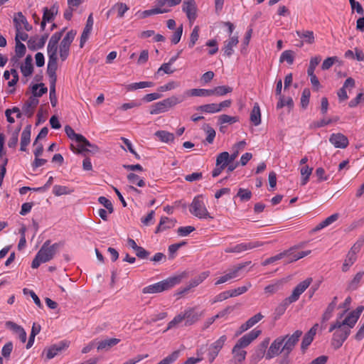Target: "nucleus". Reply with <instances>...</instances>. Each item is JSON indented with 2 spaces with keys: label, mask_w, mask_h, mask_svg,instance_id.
Masks as SVG:
<instances>
[{
  "label": "nucleus",
  "mask_w": 364,
  "mask_h": 364,
  "mask_svg": "<svg viewBox=\"0 0 364 364\" xmlns=\"http://www.w3.org/2000/svg\"><path fill=\"white\" fill-rule=\"evenodd\" d=\"M26 51V46L23 43H22L20 41L16 39V46H15V53L16 55L18 58H22Z\"/></svg>",
  "instance_id": "nucleus-57"
},
{
  "label": "nucleus",
  "mask_w": 364,
  "mask_h": 364,
  "mask_svg": "<svg viewBox=\"0 0 364 364\" xmlns=\"http://www.w3.org/2000/svg\"><path fill=\"white\" fill-rule=\"evenodd\" d=\"M264 245V242L259 241L245 242L236 245L232 247H227L225 250V252L227 253L235 252V253H240L244 251L250 250L254 248H257L261 247Z\"/></svg>",
  "instance_id": "nucleus-11"
},
{
  "label": "nucleus",
  "mask_w": 364,
  "mask_h": 364,
  "mask_svg": "<svg viewBox=\"0 0 364 364\" xmlns=\"http://www.w3.org/2000/svg\"><path fill=\"white\" fill-rule=\"evenodd\" d=\"M73 192L67 186L55 185L53 188V193L56 196L70 194Z\"/></svg>",
  "instance_id": "nucleus-49"
},
{
  "label": "nucleus",
  "mask_w": 364,
  "mask_h": 364,
  "mask_svg": "<svg viewBox=\"0 0 364 364\" xmlns=\"http://www.w3.org/2000/svg\"><path fill=\"white\" fill-rule=\"evenodd\" d=\"M76 33H77L75 31L70 30L64 36V38L61 41L60 43H62L64 46H67L70 48L72 42L73 41V40L76 36Z\"/></svg>",
  "instance_id": "nucleus-55"
},
{
  "label": "nucleus",
  "mask_w": 364,
  "mask_h": 364,
  "mask_svg": "<svg viewBox=\"0 0 364 364\" xmlns=\"http://www.w3.org/2000/svg\"><path fill=\"white\" fill-rule=\"evenodd\" d=\"M156 6L160 8H163L164 6H175L181 3V0H156Z\"/></svg>",
  "instance_id": "nucleus-56"
},
{
  "label": "nucleus",
  "mask_w": 364,
  "mask_h": 364,
  "mask_svg": "<svg viewBox=\"0 0 364 364\" xmlns=\"http://www.w3.org/2000/svg\"><path fill=\"white\" fill-rule=\"evenodd\" d=\"M68 346L65 342H60L58 344L53 345L48 349L43 350V353H46V358L50 360L57 355L60 351L65 349Z\"/></svg>",
  "instance_id": "nucleus-21"
},
{
  "label": "nucleus",
  "mask_w": 364,
  "mask_h": 364,
  "mask_svg": "<svg viewBox=\"0 0 364 364\" xmlns=\"http://www.w3.org/2000/svg\"><path fill=\"white\" fill-rule=\"evenodd\" d=\"M13 112H18L16 117L21 118L22 117L23 113L21 112L20 109L17 107H14L12 109H7L5 111V115L6 117L7 121L12 124L15 122L14 118L11 117Z\"/></svg>",
  "instance_id": "nucleus-46"
},
{
  "label": "nucleus",
  "mask_w": 364,
  "mask_h": 364,
  "mask_svg": "<svg viewBox=\"0 0 364 364\" xmlns=\"http://www.w3.org/2000/svg\"><path fill=\"white\" fill-rule=\"evenodd\" d=\"M208 276H209L208 272H203L200 273L198 276H197L196 277H195L193 279H192L190 282L188 287L184 289L183 292L187 291L188 290H189L190 289H191L193 287H197L200 283H202Z\"/></svg>",
  "instance_id": "nucleus-28"
},
{
  "label": "nucleus",
  "mask_w": 364,
  "mask_h": 364,
  "mask_svg": "<svg viewBox=\"0 0 364 364\" xmlns=\"http://www.w3.org/2000/svg\"><path fill=\"white\" fill-rule=\"evenodd\" d=\"M279 61L281 63H282L284 61H287L288 63V64L291 65L294 62L293 51L290 50H284L280 56Z\"/></svg>",
  "instance_id": "nucleus-58"
},
{
  "label": "nucleus",
  "mask_w": 364,
  "mask_h": 364,
  "mask_svg": "<svg viewBox=\"0 0 364 364\" xmlns=\"http://www.w3.org/2000/svg\"><path fill=\"white\" fill-rule=\"evenodd\" d=\"M227 341V336L225 335L221 336L217 341L210 344L208 348V361L212 363L216 357L218 355L220 351L224 346Z\"/></svg>",
  "instance_id": "nucleus-8"
},
{
  "label": "nucleus",
  "mask_w": 364,
  "mask_h": 364,
  "mask_svg": "<svg viewBox=\"0 0 364 364\" xmlns=\"http://www.w3.org/2000/svg\"><path fill=\"white\" fill-rule=\"evenodd\" d=\"M58 57H49L48 67H47V73L49 77L50 82H56L57 81V75L56 70L58 68Z\"/></svg>",
  "instance_id": "nucleus-19"
},
{
  "label": "nucleus",
  "mask_w": 364,
  "mask_h": 364,
  "mask_svg": "<svg viewBox=\"0 0 364 364\" xmlns=\"http://www.w3.org/2000/svg\"><path fill=\"white\" fill-rule=\"evenodd\" d=\"M350 333V330L349 328L341 327V328L335 331L331 342L333 348L336 349L339 348L347 339Z\"/></svg>",
  "instance_id": "nucleus-10"
},
{
  "label": "nucleus",
  "mask_w": 364,
  "mask_h": 364,
  "mask_svg": "<svg viewBox=\"0 0 364 364\" xmlns=\"http://www.w3.org/2000/svg\"><path fill=\"white\" fill-rule=\"evenodd\" d=\"M284 106H287L290 109L293 107L294 102L291 97H289L287 100H285L283 96L279 97V100L277 102V108L282 109Z\"/></svg>",
  "instance_id": "nucleus-61"
},
{
  "label": "nucleus",
  "mask_w": 364,
  "mask_h": 364,
  "mask_svg": "<svg viewBox=\"0 0 364 364\" xmlns=\"http://www.w3.org/2000/svg\"><path fill=\"white\" fill-rule=\"evenodd\" d=\"M183 100V98H179L176 96H171L152 105L150 109V114H158L159 113L165 112L171 107L181 103Z\"/></svg>",
  "instance_id": "nucleus-6"
},
{
  "label": "nucleus",
  "mask_w": 364,
  "mask_h": 364,
  "mask_svg": "<svg viewBox=\"0 0 364 364\" xmlns=\"http://www.w3.org/2000/svg\"><path fill=\"white\" fill-rule=\"evenodd\" d=\"M196 109L198 111H201V112H206V113L218 112L216 103H211V104L200 105V106L196 108Z\"/></svg>",
  "instance_id": "nucleus-52"
},
{
  "label": "nucleus",
  "mask_w": 364,
  "mask_h": 364,
  "mask_svg": "<svg viewBox=\"0 0 364 364\" xmlns=\"http://www.w3.org/2000/svg\"><path fill=\"white\" fill-rule=\"evenodd\" d=\"M313 168L309 166H304L301 168V185L304 186L307 183L309 176L312 173Z\"/></svg>",
  "instance_id": "nucleus-44"
},
{
  "label": "nucleus",
  "mask_w": 364,
  "mask_h": 364,
  "mask_svg": "<svg viewBox=\"0 0 364 364\" xmlns=\"http://www.w3.org/2000/svg\"><path fill=\"white\" fill-rule=\"evenodd\" d=\"M48 37V34H44L40 38L37 36L31 37L27 42L28 48L31 50H36L43 48Z\"/></svg>",
  "instance_id": "nucleus-15"
},
{
  "label": "nucleus",
  "mask_w": 364,
  "mask_h": 364,
  "mask_svg": "<svg viewBox=\"0 0 364 364\" xmlns=\"http://www.w3.org/2000/svg\"><path fill=\"white\" fill-rule=\"evenodd\" d=\"M58 45V43L49 40L48 47H47L48 57H58L57 56Z\"/></svg>",
  "instance_id": "nucleus-63"
},
{
  "label": "nucleus",
  "mask_w": 364,
  "mask_h": 364,
  "mask_svg": "<svg viewBox=\"0 0 364 364\" xmlns=\"http://www.w3.org/2000/svg\"><path fill=\"white\" fill-rule=\"evenodd\" d=\"M262 333L261 330L253 329L248 333L241 337L236 343L239 347L244 348L247 347L254 340H255Z\"/></svg>",
  "instance_id": "nucleus-13"
},
{
  "label": "nucleus",
  "mask_w": 364,
  "mask_h": 364,
  "mask_svg": "<svg viewBox=\"0 0 364 364\" xmlns=\"http://www.w3.org/2000/svg\"><path fill=\"white\" fill-rule=\"evenodd\" d=\"M303 332L296 330L292 334H287L277 337L268 348L267 360H269L284 353L289 355L293 351L297 345Z\"/></svg>",
  "instance_id": "nucleus-1"
},
{
  "label": "nucleus",
  "mask_w": 364,
  "mask_h": 364,
  "mask_svg": "<svg viewBox=\"0 0 364 364\" xmlns=\"http://www.w3.org/2000/svg\"><path fill=\"white\" fill-rule=\"evenodd\" d=\"M364 244V238H360L358 240V241L353 245V247L350 248L349 252H348V255L353 256L354 257H356V254L360 251L361 247Z\"/></svg>",
  "instance_id": "nucleus-59"
},
{
  "label": "nucleus",
  "mask_w": 364,
  "mask_h": 364,
  "mask_svg": "<svg viewBox=\"0 0 364 364\" xmlns=\"http://www.w3.org/2000/svg\"><path fill=\"white\" fill-rule=\"evenodd\" d=\"M313 279L309 277L306 279L299 283L293 289L291 294L287 298L284 299L279 304L287 310V307L292 303L296 302L307 288L311 284Z\"/></svg>",
  "instance_id": "nucleus-3"
},
{
  "label": "nucleus",
  "mask_w": 364,
  "mask_h": 364,
  "mask_svg": "<svg viewBox=\"0 0 364 364\" xmlns=\"http://www.w3.org/2000/svg\"><path fill=\"white\" fill-rule=\"evenodd\" d=\"M296 33L299 38H304L309 44H312L314 42V35L311 31H296Z\"/></svg>",
  "instance_id": "nucleus-41"
},
{
  "label": "nucleus",
  "mask_w": 364,
  "mask_h": 364,
  "mask_svg": "<svg viewBox=\"0 0 364 364\" xmlns=\"http://www.w3.org/2000/svg\"><path fill=\"white\" fill-rule=\"evenodd\" d=\"M251 262H245L243 263H240L236 266H235L232 269H230L228 273L224 274L223 276L219 277L218 280L215 282V285H219L223 283L228 282L230 279L236 278L238 276L240 271L244 269L246 266L250 264Z\"/></svg>",
  "instance_id": "nucleus-9"
},
{
  "label": "nucleus",
  "mask_w": 364,
  "mask_h": 364,
  "mask_svg": "<svg viewBox=\"0 0 364 364\" xmlns=\"http://www.w3.org/2000/svg\"><path fill=\"white\" fill-rule=\"evenodd\" d=\"M32 94L35 98L41 97L43 94H46L48 91V88L43 83L35 84L32 86Z\"/></svg>",
  "instance_id": "nucleus-36"
},
{
  "label": "nucleus",
  "mask_w": 364,
  "mask_h": 364,
  "mask_svg": "<svg viewBox=\"0 0 364 364\" xmlns=\"http://www.w3.org/2000/svg\"><path fill=\"white\" fill-rule=\"evenodd\" d=\"M232 353L238 362H242L245 360L247 352L235 344L232 350Z\"/></svg>",
  "instance_id": "nucleus-40"
},
{
  "label": "nucleus",
  "mask_w": 364,
  "mask_h": 364,
  "mask_svg": "<svg viewBox=\"0 0 364 364\" xmlns=\"http://www.w3.org/2000/svg\"><path fill=\"white\" fill-rule=\"evenodd\" d=\"M363 274L364 272H358L355 275L354 278L349 282L348 285V290H355L358 287L359 283L360 282Z\"/></svg>",
  "instance_id": "nucleus-43"
},
{
  "label": "nucleus",
  "mask_w": 364,
  "mask_h": 364,
  "mask_svg": "<svg viewBox=\"0 0 364 364\" xmlns=\"http://www.w3.org/2000/svg\"><path fill=\"white\" fill-rule=\"evenodd\" d=\"M33 58L32 56L28 55L25 58L24 64L21 66V71L23 76H30L33 71V66L32 64Z\"/></svg>",
  "instance_id": "nucleus-25"
},
{
  "label": "nucleus",
  "mask_w": 364,
  "mask_h": 364,
  "mask_svg": "<svg viewBox=\"0 0 364 364\" xmlns=\"http://www.w3.org/2000/svg\"><path fill=\"white\" fill-rule=\"evenodd\" d=\"M70 147L72 151L77 154H82L85 152L96 154L100 151V148L96 144H91L85 136L84 139L79 144V148L77 149H76L73 144H71Z\"/></svg>",
  "instance_id": "nucleus-12"
},
{
  "label": "nucleus",
  "mask_w": 364,
  "mask_h": 364,
  "mask_svg": "<svg viewBox=\"0 0 364 364\" xmlns=\"http://www.w3.org/2000/svg\"><path fill=\"white\" fill-rule=\"evenodd\" d=\"M189 92H190V95L192 96L208 97V96L213 95V89H211V90L192 89Z\"/></svg>",
  "instance_id": "nucleus-47"
},
{
  "label": "nucleus",
  "mask_w": 364,
  "mask_h": 364,
  "mask_svg": "<svg viewBox=\"0 0 364 364\" xmlns=\"http://www.w3.org/2000/svg\"><path fill=\"white\" fill-rule=\"evenodd\" d=\"M183 313L185 318V322L183 323V326H185L193 325L198 321L201 316V314L196 311L195 308H188Z\"/></svg>",
  "instance_id": "nucleus-14"
},
{
  "label": "nucleus",
  "mask_w": 364,
  "mask_h": 364,
  "mask_svg": "<svg viewBox=\"0 0 364 364\" xmlns=\"http://www.w3.org/2000/svg\"><path fill=\"white\" fill-rule=\"evenodd\" d=\"M180 282L178 277L168 278L161 282L145 287L142 289L143 294H156L168 290Z\"/></svg>",
  "instance_id": "nucleus-4"
},
{
  "label": "nucleus",
  "mask_w": 364,
  "mask_h": 364,
  "mask_svg": "<svg viewBox=\"0 0 364 364\" xmlns=\"http://www.w3.org/2000/svg\"><path fill=\"white\" fill-rule=\"evenodd\" d=\"M282 287V282L277 281L276 282L269 284L264 288V292L268 294H273L277 292Z\"/></svg>",
  "instance_id": "nucleus-48"
},
{
  "label": "nucleus",
  "mask_w": 364,
  "mask_h": 364,
  "mask_svg": "<svg viewBox=\"0 0 364 364\" xmlns=\"http://www.w3.org/2000/svg\"><path fill=\"white\" fill-rule=\"evenodd\" d=\"M311 96V92L309 88L304 89L301 97V107L306 109L309 103V98Z\"/></svg>",
  "instance_id": "nucleus-60"
},
{
  "label": "nucleus",
  "mask_w": 364,
  "mask_h": 364,
  "mask_svg": "<svg viewBox=\"0 0 364 364\" xmlns=\"http://www.w3.org/2000/svg\"><path fill=\"white\" fill-rule=\"evenodd\" d=\"M338 218H339L338 213H334V214L330 215L329 217L326 218L324 220L321 222L318 225H317L316 226V228L314 229V232L318 231V230L330 225L331 224H332L333 223L336 221L338 219Z\"/></svg>",
  "instance_id": "nucleus-29"
},
{
  "label": "nucleus",
  "mask_w": 364,
  "mask_h": 364,
  "mask_svg": "<svg viewBox=\"0 0 364 364\" xmlns=\"http://www.w3.org/2000/svg\"><path fill=\"white\" fill-rule=\"evenodd\" d=\"M169 11V9L166 8H160L156 6V8H153L151 9L145 10L141 13V18H146L149 16L158 14H164Z\"/></svg>",
  "instance_id": "nucleus-39"
},
{
  "label": "nucleus",
  "mask_w": 364,
  "mask_h": 364,
  "mask_svg": "<svg viewBox=\"0 0 364 364\" xmlns=\"http://www.w3.org/2000/svg\"><path fill=\"white\" fill-rule=\"evenodd\" d=\"M252 284L250 282H247L246 285L237 287L234 289L229 290L231 297H235L245 293L250 287Z\"/></svg>",
  "instance_id": "nucleus-50"
},
{
  "label": "nucleus",
  "mask_w": 364,
  "mask_h": 364,
  "mask_svg": "<svg viewBox=\"0 0 364 364\" xmlns=\"http://www.w3.org/2000/svg\"><path fill=\"white\" fill-rule=\"evenodd\" d=\"M318 326V323L314 325L313 327L310 328V330L304 335L301 343V349L304 353L308 347L310 346L311 342L314 340V338L316 333L317 328Z\"/></svg>",
  "instance_id": "nucleus-18"
},
{
  "label": "nucleus",
  "mask_w": 364,
  "mask_h": 364,
  "mask_svg": "<svg viewBox=\"0 0 364 364\" xmlns=\"http://www.w3.org/2000/svg\"><path fill=\"white\" fill-rule=\"evenodd\" d=\"M250 122L255 125L258 126L261 123V112L259 105L257 102L254 104L253 108L250 113Z\"/></svg>",
  "instance_id": "nucleus-26"
},
{
  "label": "nucleus",
  "mask_w": 364,
  "mask_h": 364,
  "mask_svg": "<svg viewBox=\"0 0 364 364\" xmlns=\"http://www.w3.org/2000/svg\"><path fill=\"white\" fill-rule=\"evenodd\" d=\"M189 211L193 215L200 219L213 218L208 211L202 196H197L193 198L190 205Z\"/></svg>",
  "instance_id": "nucleus-5"
},
{
  "label": "nucleus",
  "mask_w": 364,
  "mask_h": 364,
  "mask_svg": "<svg viewBox=\"0 0 364 364\" xmlns=\"http://www.w3.org/2000/svg\"><path fill=\"white\" fill-rule=\"evenodd\" d=\"M355 84V80L352 77H348L346 80L343 87L338 91V96L340 101H344L348 98L346 89L353 88Z\"/></svg>",
  "instance_id": "nucleus-23"
},
{
  "label": "nucleus",
  "mask_w": 364,
  "mask_h": 364,
  "mask_svg": "<svg viewBox=\"0 0 364 364\" xmlns=\"http://www.w3.org/2000/svg\"><path fill=\"white\" fill-rule=\"evenodd\" d=\"M232 91V88L229 86H218L213 89V95L224 96Z\"/></svg>",
  "instance_id": "nucleus-53"
},
{
  "label": "nucleus",
  "mask_w": 364,
  "mask_h": 364,
  "mask_svg": "<svg viewBox=\"0 0 364 364\" xmlns=\"http://www.w3.org/2000/svg\"><path fill=\"white\" fill-rule=\"evenodd\" d=\"M238 43V38L237 36L231 37L228 41L225 42L224 53L230 57L233 53L232 48Z\"/></svg>",
  "instance_id": "nucleus-30"
},
{
  "label": "nucleus",
  "mask_w": 364,
  "mask_h": 364,
  "mask_svg": "<svg viewBox=\"0 0 364 364\" xmlns=\"http://www.w3.org/2000/svg\"><path fill=\"white\" fill-rule=\"evenodd\" d=\"M230 154L228 151H223L219 154L216 158V166H221L225 168L229 164H230Z\"/></svg>",
  "instance_id": "nucleus-33"
},
{
  "label": "nucleus",
  "mask_w": 364,
  "mask_h": 364,
  "mask_svg": "<svg viewBox=\"0 0 364 364\" xmlns=\"http://www.w3.org/2000/svg\"><path fill=\"white\" fill-rule=\"evenodd\" d=\"M199 31H200V28L198 26H196L193 30H192V32L190 35V41L188 42V47L189 48H193L195 44L196 43L197 41L198 40L199 38Z\"/></svg>",
  "instance_id": "nucleus-51"
},
{
  "label": "nucleus",
  "mask_w": 364,
  "mask_h": 364,
  "mask_svg": "<svg viewBox=\"0 0 364 364\" xmlns=\"http://www.w3.org/2000/svg\"><path fill=\"white\" fill-rule=\"evenodd\" d=\"M183 11L186 14L187 18L191 23H193L197 17V9L196 5L183 6Z\"/></svg>",
  "instance_id": "nucleus-32"
},
{
  "label": "nucleus",
  "mask_w": 364,
  "mask_h": 364,
  "mask_svg": "<svg viewBox=\"0 0 364 364\" xmlns=\"http://www.w3.org/2000/svg\"><path fill=\"white\" fill-rule=\"evenodd\" d=\"M329 141L336 147L345 149L348 145V138L341 133L332 134L330 136Z\"/></svg>",
  "instance_id": "nucleus-16"
},
{
  "label": "nucleus",
  "mask_w": 364,
  "mask_h": 364,
  "mask_svg": "<svg viewBox=\"0 0 364 364\" xmlns=\"http://www.w3.org/2000/svg\"><path fill=\"white\" fill-rule=\"evenodd\" d=\"M358 318L352 313L350 312L344 320L341 321V324L344 328H352L355 324L356 323Z\"/></svg>",
  "instance_id": "nucleus-34"
},
{
  "label": "nucleus",
  "mask_w": 364,
  "mask_h": 364,
  "mask_svg": "<svg viewBox=\"0 0 364 364\" xmlns=\"http://www.w3.org/2000/svg\"><path fill=\"white\" fill-rule=\"evenodd\" d=\"M15 27L16 31H19L21 28V24L23 25V28L26 31H30L32 29V26L30 25L26 18L23 15L21 12H18L14 18Z\"/></svg>",
  "instance_id": "nucleus-20"
},
{
  "label": "nucleus",
  "mask_w": 364,
  "mask_h": 364,
  "mask_svg": "<svg viewBox=\"0 0 364 364\" xmlns=\"http://www.w3.org/2000/svg\"><path fill=\"white\" fill-rule=\"evenodd\" d=\"M270 338H266L261 343H259L254 349L252 354L250 356V363L252 364L258 363L264 357L267 360V355L268 354V346L269 345Z\"/></svg>",
  "instance_id": "nucleus-7"
},
{
  "label": "nucleus",
  "mask_w": 364,
  "mask_h": 364,
  "mask_svg": "<svg viewBox=\"0 0 364 364\" xmlns=\"http://www.w3.org/2000/svg\"><path fill=\"white\" fill-rule=\"evenodd\" d=\"M120 342L118 338H112L101 341L98 343L97 350H107L112 347L116 346Z\"/></svg>",
  "instance_id": "nucleus-27"
},
{
  "label": "nucleus",
  "mask_w": 364,
  "mask_h": 364,
  "mask_svg": "<svg viewBox=\"0 0 364 364\" xmlns=\"http://www.w3.org/2000/svg\"><path fill=\"white\" fill-rule=\"evenodd\" d=\"M180 354L179 350H175L171 354L164 358L157 364H171L174 363L178 358Z\"/></svg>",
  "instance_id": "nucleus-54"
},
{
  "label": "nucleus",
  "mask_w": 364,
  "mask_h": 364,
  "mask_svg": "<svg viewBox=\"0 0 364 364\" xmlns=\"http://www.w3.org/2000/svg\"><path fill=\"white\" fill-rule=\"evenodd\" d=\"M183 322H185V318L183 313L181 312L177 316H176L172 321H171L168 323L167 328L164 331H167L169 329H171L173 328L177 327L180 324H181Z\"/></svg>",
  "instance_id": "nucleus-42"
},
{
  "label": "nucleus",
  "mask_w": 364,
  "mask_h": 364,
  "mask_svg": "<svg viewBox=\"0 0 364 364\" xmlns=\"http://www.w3.org/2000/svg\"><path fill=\"white\" fill-rule=\"evenodd\" d=\"M287 254L286 255H288L289 257V262L296 261L299 259H301L307 255H309L311 253L310 250L306 251H301L298 252H292V250H289V251H287Z\"/></svg>",
  "instance_id": "nucleus-37"
},
{
  "label": "nucleus",
  "mask_w": 364,
  "mask_h": 364,
  "mask_svg": "<svg viewBox=\"0 0 364 364\" xmlns=\"http://www.w3.org/2000/svg\"><path fill=\"white\" fill-rule=\"evenodd\" d=\"M65 132L67 136L72 140H75L77 143H80L82 139H84V136L80 134H76L73 129L69 126L66 125L65 127Z\"/></svg>",
  "instance_id": "nucleus-38"
},
{
  "label": "nucleus",
  "mask_w": 364,
  "mask_h": 364,
  "mask_svg": "<svg viewBox=\"0 0 364 364\" xmlns=\"http://www.w3.org/2000/svg\"><path fill=\"white\" fill-rule=\"evenodd\" d=\"M60 246V243L58 242L50 245V240H46L43 244L35 258L32 261L31 267L33 269H36L41 265V264L46 263L53 259Z\"/></svg>",
  "instance_id": "nucleus-2"
},
{
  "label": "nucleus",
  "mask_w": 364,
  "mask_h": 364,
  "mask_svg": "<svg viewBox=\"0 0 364 364\" xmlns=\"http://www.w3.org/2000/svg\"><path fill=\"white\" fill-rule=\"evenodd\" d=\"M236 196L239 197L242 201H247L252 197V192L248 189L240 188Z\"/></svg>",
  "instance_id": "nucleus-64"
},
{
  "label": "nucleus",
  "mask_w": 364,
  "mask_h": 364,
  "mask_svg": "<svg viewBox=\"0 0 364 364\" xmlns=\"http://www.w3.org/2000/svg\"><path fill=\"white\" fill-rule=\"evenodd\" d=\"M176 220L168 217H161L159 224L156 228L155 233L163 232L166 230L171 229L175 226Z\"/></svg>",
  "instance_id": "nucleus-22"
},
{
  "label": "nucleus",
  "mask_w": 364,
  "mask_h": 364,
  "mask_svg": "<svg viewBox=\"0 0 364 364\" xmlns=\"http://www.w3.org/2000/svg\"><path fill=\"white\" fill-rule=\"evenodd\" d=\"M39 103V100L33 96H31L22 107V113L28 117L33 116L35 109Z\"/></svg>",
  "instance_id": "nucleus-17"
},
{
  "label": "nucleus",
  "mask_w": 364,
  "mask_h": 364,
  "mask_svg": "<svg viewBox=\"0 0 364 364\" xmlns=\"http://www.w3.org/2000/svg\"><path fill=\"white\" fill-rule=\"evenodd\" d=\"M127 180L130 183L136 185L139 187H144L145 186L144 181L134 173H129L127 175Z\"/></svg>",
  "instance_id": "nucleus-45"
},
{
  "label": "nucleus",
  "mask_w": 364,
  "mask_h": 364,
  "mask_svg": "<svg viewBox=\"0 0 364 364\" xmlns=\"http://www.w3.org/2000/svg\"><path fill=\"white\" fill-rule=\"evenodd\" d=\"M155 136H156L161 141L165 143L172 142L175 138L173 133L164 130L157 131L155 133Z\"/></svg>",
  "instance_id": "nucleus-35"
},
{
  "label": "nucleus",
  "mask_w": 364,
  "mask_h": 364,
  "mask_svg": "<svg viewBox=\"0 0 364 364\" xmlns=\"http://www.w3.org/2000/svg\"><path fill=\"white\" fill-rule=\"evenodd\" d=\"M321 60L320 56H315L310 60L309 65L307 70V74H314L316 66Z\"/></svg>",
  "instance_id": "nucleus-62"
},
{
  "label": "nucleus",
  "mask_w": 364,
  "mask_h": 364,
  "mask_svg": "<svg viewBox=\"0 0 364 364\" xmlns=\"http://www.w3.org/2000/svg\"><path fill=\"white\" fill-rule=\"evenodd\" d=\"M31 141V125H28L25 127L21 133V151H26L27 150L26 146Z\"/></svg>",
  "instance_id": "nucleus-24"
},
{
  "label": "nucleus",
  "mask_w": 364,
  "mask_h": 364,
  "mask_svg": "<svg viewBox=\"0 0 364 364\" xmlns=\"http://www.w3.org/2000/svg\"><path fill=\"white\" fill-rule=\"evenodd\" d=\"M336 301H337V296H335L332 301L328 305L325 312L323 313L322 316V321L326 322L328 321L331 316L332 313L334 311L336 306Z\"/></svg>",
  "instance_id": "nucleus-31"
}]
</instances>
